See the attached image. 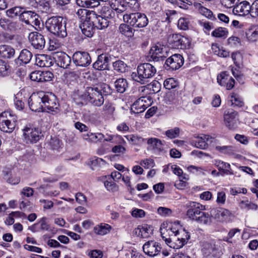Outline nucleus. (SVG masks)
<instances>
[{
    "label": "nucleus",
    "instance_id": "nucleus-49",
    "mask_svg": "<svg viewBox=\"0 0 258 258\" xmlns=\"http://www.w3.org/2000/svg\"><path fill=\"white\" fill-rule=\"evenodd\" d=\"M95 87L98 88L99 93L102 94V97L104 95H107L111 93V91L110 87L106 84H100Z\"/></svg>",
    "mask_w": 258,
    "mask_h": 258
},
{
    "label": "nucleus",
    "instance_id": "nucleus-13",
    "mask_svg": "<svg viewBox=\"0 0 258 258\" xmlns=\"http://www.w3.org/2000/svg\"><path fill=\"white\" fill-rule=\"evenodd\" d=\"M147 146V150L152 153L159 155L164 153V145L163 142L156 138H150L146 139Z\"/></svg>",
    "mask_w": 258,
    "mask_h": 258
},
{
    "label": "nucleus",
    "instance_id": "nucleus-50",
    "mask_svg": "<svg viewBox=\"0 0 258 258\" xmlns=\"http://www.w3.org/2000/svg\"><path fill=\"white\" fill-rule=\"evenodd\" d=\"M180 133V129L179 127H176L172 129L168 130L165 132V134L170 139H173L179 136Z\"/></svg>",
    "mask_w": 258,
    "mask_h": 258
},
{
    "label": "nucleus",
    "instance_id": "nucleus-60",
    "mask_svg": "<svg viewBox=\"0 0 258 258\" xmlns=\"http://www.w3.org/2000/svg\"><path fill=\"white\" fill-rule=\"evenodd\" d=\"M158 213L163 217L170 216L172 214V210L168 208L160 207L157 209Z\"/></svg>",
    "mask_w": 258,
    "mask_h": 258
},
{
    "label": "nucleus",
    "instance_id": "nucleus-16",
    "mask_svg": "<svg viewBox=\"0 0 258 258\" xmlns=\"http://www.w3.org/2000/svg\"><path fill=\"white\" fill-rule=\"evenodd\" d=\"M143 249L144 252L150 256H154L158 255L161 250V245L158 242L151 240L146 242Z\"/></svg>",
    "mask_w": 258,
    "mask_h": 258
},
{
    "label": "nucleus",
    "instance_id": "nucleus-21",
    "mask_svg": "<svg viewBox=\"0 0 258 258\" xmlns=\"http://www.w3.org/2000/svg\"><path fill=\"white\" fill-rule=\"evenodd\" d=\"M53 57L57 66L63 69L68 68L71 62V57L61 51L54 53Z\"/></svg>",
    "mask_w": 258,
    "mask_h": 258
},
{
    "label": "nucleus",
    "instance_id": "nucleus-8",
    "mask_svg": "<svg viewBox=\"0 0 258 258\" xmlns=\"http://www.w3.org/2000/svg\"><path fill=\"white\" fill-rule=\"evenodd\" d=\"M23 131L24 141L27 144L36 143L43 137L38 128L32 127L30 125L26 126Z\"/></svg>",
    "mask_w": 258,
    "mask_h": 258
},
{
    "label": "nucleus",
    "instance_id": "nucleus-61",
    "mask_svg": "<svg viewBox=\"0 0 258 258\" xmlns=\"http://www.w3.org/2000/svg\"><path fill=\"white\" fill-rule=\"evenodd\" d=\"M112 7H118V9H120L123 11H126L127 9V5L123 0H115L114 3L111 4Z\"/></svg>",
    "mask_w": 258,
    "mask_h": 258
},
{
    "label": "nucleus",
    "instance_id": "nucleus-58",
    "mask_svg": "<svg viewBox=\"0 0 258 258\" xmlns=\"http://www.w3.org/2000/svg\"><path fill=\"white\" fill-rule=\"evenodd\" d=\"M188 24L189 22L186 19L181 18L178 21L177 26L180 29L186 30L188 28Z\"/></svg>",
    "mask_w": 258,
    "mask_h": 258
},
{
    "label": "nucleus",
    "instance_id": "nucleus-17",
    "mask_svg": "<svg viewBox=\"0 0 258 258\" xmlns=\"http://www.w3.org/2000/svg\"><path fill=\"white\" fill-rule=\"evenodd\" d=\"M29 40L34 48L42 49L45 46V41L42 35L37 32H31L29 34Z\"/></svg>",
    "mask_w": 258,
    "mask_h": 258
},
{
    "label": "nucleus",
    "instance_id": "nucleus-53",
    "mask_svg": "<svg viewBox=\"0 0 258 258\" xmlns=\"http://www.w3.org/2000/svg\"><path fill=\"white\" fill-rule=\"evenodd\" d=\"M128 141H132L133 144H139L146 141V139H144L142 137H139L138 136L130 135L126 137Z\"/></svg>",
    "mask_w": 258,
    "mask_h": 258
},
{
    "label": "nucleus",
    "instance_id": "nucleus-55",
    "mask_svg": "<svg viewBox=\"0 0 258 258\" xmlns=\"http://www.w3.org/2000/svg\"><path fill=\"white\" fill-rule=\"evenodd\" d=\"M176 14L174 10H167L165 13L163 14L162 21L170 23L171 20L173 19V16Z\"/></svg>",
    "mask_w": 258,
    "mask_h": 258
},
{
    "label": "nucleus",
    "instance_id": "nucleus-40",
    "mask_svg": "<svg viewBox=\"0 0 258 258\" xmlns=\"http://www.w3.org/2000/svg\"><path fill=\"white\" fill-rule=\"evenodd\" d=\"M118 30L121 34L127 37H132L134 36L133 29L126 24H120Z\"/></svg>",
    "mask_w": 258,
    "mask_h": 258
},
{
    "label": "nucleus",
    "instance_id": "nucleus-48",
    "mask_svg": "<svg viewBox=\"0 0 258 258\" xmlns=\"http://www.w3.org/2000/svg\"><path fill=\"white\" fill-rule=\"evenodd\" d=\"M178 86V83L172 78H168L164 82V87L168 90L176 88Z\"/></svg>",
    "mask_w": 258,
    "mask_h": 258
},
{
    "label": "nucleus",
    "instance_id": "nucleus-62",
    "mask_svg": "<svg viewBox=\"0 0 258 258\" xmlns=\"http://www.w3.org/2000/svg\"><path fill=\"white\" fill-rule=\"evenodd\" d=\"M104 138V136L103 134L97 133H92L91 135V139L90 142L92 143H96L98 141H101Z\"/></svg>",
    "mask_w": 258,
    "mask_h": 258
},
{
    "label": "nucleus",
    "instance_id": "nucleus-1",
    "mask_svg": "<svg viewBox=\"0 0 258 258\" xmlns=\"http://www.w3.org/2000/svg\"><path fill=\"white\" fill-rule=\"evenodd\" d=\"M205 206L197 202H190L186 211L187 216L201 224L210 225L212 223V216L204 212Z\"/></svg>",
    "mask_w": 258,
    "mask_h": 258
},
{
    "label": "nucleus",
    "instance_id": "nucleus-56",
    "mask_svg": "<svg viewBox=\"0 0 258 258\" xmlns=\"http://www.w3.org/2000/svg\"><path fill=\"white\" fill-rule=\"evenodd\" d=\"M231 58L234 63L236 66L240 68L241 64L242 55L238 52H235L232 53Z\"/></svg>",
    "mask_w": 258,
    "mask_h": 258
},
{
    "label": "nucleus",
    "instance_id": "nucleus-42",
    "mask_svg": "<svg viewBox=\"0 0 258 258\" xmlns=\"http://www.w3.org/2000/svg\"><path fill=\"white\" fill-rule=\"evenodd\" d=\"M113 67L117 72L124 73L127 70V65L123 61L118 60L113 62Z\"/></svg>",
    "mask_w": 258,
    "mask_h": 258
},
{
    "label": "nucleus",
    "instance_id": "nucleus-10",
    "mask_svg": "<svg viewBox=\"0 0 258 258\" xmlns=\"http://www.w3.org/2000/svg\"><path fill=\"white\" fill-rule=\"evenodd\" d=\"M168 49L166 46L158 43L150 49L151 58L154 61H163L168 55Z\"/></svg>",
    "mask_w": 258,
    "mask_h": 258
},
{
    "label": "nucleus",
    "instance_id": "nucleus-3",
    "mask_svg": "<svg viewBox=\"0 0 258 258\" xmlns=\"http://www.w3.org/2000/svg\"><path fill=\"white\" fill-rule=\"evenodd\" d=\"M156 72V69L153 65L149 63H144L138 67L137 73H133L132 77L134 80L141 84H145L148 82V79L155 76Z\"/></svg>",
    "mask_w": 258,
    "mask_h": 258
},
{
    "label": "nucleus",
    "instance_id": "nucleus-11",
    "mask_svg": "<svg viewBox=\"0 0 258 258\" xmlns=\"http://www.w3.org/2000/svg\"><path fill=\"white\" fill-rule=\"evenodd\" d=\"M87 95L88 96V101L94 106H100L104 101L102 94L95 86L87 87Z\"/></svg>",
    "mask_w": 258,
    "mask_h": 258
},
{
    "label": "nucleus",
    "instance_id": "nucleus-33",
    "mask_svg": "<svg viewBox=\"0 0 258 258\" xmlns=\"http://www.w3.org/2000/svg\"><path fill=\"white\" fill-rule=\"evenodd\" d=\"M111 228V227L107 224H101L94 227V232L98 235H104L108 233Z\"/></svg>",
    "mask_w": 258,
    "mask_h": 258
},
{
    "label": "nucleus",
    "instance_id": "nucleus-64",
    "mask_svg": "<svg viewBox=\"0 0 258 258\" xmlns=\"http://www.w3.org/2000/svg\"><path fill=\"white\" fill-rule=\"evenodd\" d=\"M104 184L108 190L114 191L117 190L116 184L112 181H109L108 180L105 181Z\"/></svg>",
    "mask_w": 258,
    "mask_h": 258
},
{
    "label": "nucleus",
    "instance_id": "nucleus-35",
    "mask_svg": "<svg viewBox=\"0 0 258 258\" xmlns=\"http://www.w3.org/2000/svg\"><path fill=\"white\" fill-rule=\"evenodd\" d=\"M32 57V53L29 50L24 49L21 51L18 59L22 63L27 64L30 62Z\"/></svg>",
    "mask_w": 258,
    "mask_h": 258
},
{
    "label": "nucleus",
    "instance_id": "nucleus-51",
    "mask_svg": "<svg viewBox=\"0 0 258 258\" xmlns=\"http://www.w3.org/2000/svg\"><path fill=\"white\" fill-rule=\"evenodd\" d=\"M240 206L242 209H246L247 210H256L257 205L252 203L248 201H241L240 202Z\"/></svg>",
    "mask_w": 258,
    "mask_h": 258
},
{
    "label": "nucleus",
    "instance_id": "nucleus-2",
    "mask_svg": "<svg viewBox=\"0 0 258 258\" xmlns=\"http://www.w3.org/2000/svg\"><path fill=\"white\" fill-rule=\"evenodd\" d=\"M66 25V21L60 16L51 17L45 22L47 30L60 38H64L67 36Z\"/></svg>",
    "mask_w": 258,
    "mask_h": 258
},
{
    "label": "nucleus",
    "instance_id": "nucleus-47",
    "mask_svg": "<svg viewBox=\"0 0 258 258\" xmlns=\"http://www.w3.org/2000/svg\"><path fill=\"white\" fill-rule=\"evenodd\" d=\"M228 78L232 77L226 72H222L217 76V82L221 86H225L227 81L230 80Z\"/></svg>",
    "mask_w": 258,
    "mask_h": 258
},
{
    "label": "nucleus",
    "instance_id": "nucleus-9",
    "mask_svg": "<svg viewBox=\"0 0 258 258\" xmlns=\"http://www.w3.org/2000/svg\"><path fill=\"white\" fill-rule=\"evenodd\" d=\"M44 93L39 92L32 94L29 98L28 104L30 109L33 111H40L44 107L43 98Z\"/></svg>",
    "mask_w": 258,
    "mask_h": 258
},
{
    "label": "nucleus",
    "instance_id": "nucleus-31",
    "mask_svg": "<svg viewBox=\"0 0 258 258\" xmlns=\"http://www.w3.org/2000/svg\"><path fill=\"white\" fill-rule=\"evenodd\" d=\"M215 165L218 168L219 170L222 171L224 174H233V172L230 169L229 164L220 160H216Z\"/></svg>",
    "mask_w": 258,
    "mask_h": 258
},
{
    "label": "nucleus",
    "instance_id": "nucleus-20",
    "mask_svg": "<svg viewBox=\"0 0 258 258\" xmlns=\"http://www.w3.org/2000/svg\"><path fill=\"white\" fill-rule=\"evenodd\" d=\"M238 113L232 109L225 111L224 113V121L226 126L230 129L233 128L236 124Z\"/></svg>",
    "mask_w": 258,
    "mask_h": 258
},
{
    "label": "nucleus",
    "instance_id": "nucleus-38",
    "mask_svg": "<svg viewBox=\"0 0 258 258\" xmlns=\"http://www.w3.org/2000/svg\"><path fill=\"white\" fill-rule=\"evenodd\" d=\"M116 91L119 93H123L127 87V82L126 79L119 78L114 83Z\"/></svg>",
    "mask_w": 258,
    "mask_h": 258
},
{
    "label": "nucleus",
    "instance_id": "nucleus-45",
    "mask_svg": "<svg viewBox=\"0 0 258 258\" xmlns=\"http://www.w3.org/2000/svg\"><path fill=\"white\" fill-rule=\"evenodd\" d=\"M230 97L232 105L238 107H241L243 105L244 103L243 100L238 94L233 93L231 94Z\"/></svg>",
    "mask_w": 258,
    "mask_h": 258
},
{
    "label": "nucleus",
    "instance_id": "nucleus-37",
    "mask_svg": "<svg viewBox=\"0 0 258 258\" xmlns=\"http://www.w3.org/2000/svg\"><path fill=\"white\" fill-rule=\"evenodd\" d=\"M78 6L81 7L94 8L99 5L97 0H76Z\"/></svg>",
    "mask_w": 258,
    "mask_h": 258
},
{
    "label": "nucleus",
    "instance_id": "nucleus-28",
    "mask_svg": "<svg viewBox=\"0 0 258 258\" xmlns=\"http://www.w3.org/2000/svg\"><path fill=\"white\" fill-rule=\"evenodd\" d=\"M151 231V228L148 225L139 226L135 229L134 233L138 237L147 238L150 236Z\"/></svg>",
    "mask_w": 258,
    "mask_h": 258
},
{
    "label": "nucleus",
    "instance_id": "nucleus-18",
    "mask_svg": "<svg viewBox=\"0 0 258 258\" xmlns=\"http://www.w3.org/2000/svg\"><path fill=\"white\" fill-rule=\"evenodd\" d=\"M53 77V74L50 71H36L30 75V78L32 81L38 82L50 81Z\"/></svg>",
    "mask_w": 258,
    "mask_h": 258
},
{
    "label": "nucleus",
    "instance_id": "nucleus-27",
    "mask_svg": "<svg viewBox=\"0 0 258 258\" xmlns=\"http://www.w3.org/2000/svg\"><path fill=\"white\" fill-rule=\"evenodd\" d=\"M35 63L40 67H49L52 65V60L48 55L38 54L36 56Z\"/></svg>",
    "mask_w": 258,
    "mask_h": 258
},
{
    "label": "nucleus",
    "instance_id": "nucleus-57",
    "mask_svg": "<svg viewBox=\"0 0 258 258\" xmlns=\"http://www.w3.org/2000/svg\"><path fill=\"white\" fill-rule=\"evenodd\" d=\"M38 223V225L40 226V229L41 230L47 231H50V227L46 222V218L45 217L42 218Z\"/></svg>",
    "mask_w": 258,
    "mask_h": 258
},
{
    "label": "nucleus",
    "instance_id": "nucleus-39",
    "mask_svg": "<svg viewBox=\"0 0 258 258\" xmlns=\"http://www.w3.org/2000/svg\"><path fill=\"white\" fill-rule=\"evenodd\" d=\"M105 58L104 57V54L98 56L97 60L93 63V68L98 70H104L107 69L106 62H104Z\"/></svg>",
    "mask_w": 258,
    "mask_h": 258
},
{
    "label": "nucleus",
    "instance_id": "nucleus-14",
    "mask_svg": "<svg viewBox=\"0 0 258 258\" xmlns=\"http://www.w3.org/2000/svg\"><path fill=\"white\" fill-rule=\"evenodd\" d=\"M0 26L3 29L12 33L17 32L23 28V25L20 22L7 18L0 19Z\"/></svg>",
    "mask_w": 258,
    "mask_h": 258
},
{
    "label": "nucleus",
    "instance_id": "nucleus-25",
    "mask_svg": "<svg viewBox=\"0 0 258 258\" xmlns=\"http://www.w3.org/2000/svg\"><path fill=\"white\" fill-rule=\"evenodd\" d=\"M250 7L249 3L247 1H242L236 4L233 9L234 15L239 16H245L250 14Z\"/></svg>",
    "mask_w": 258,
    "mask_h": 258
},
{
    "label": "nucleus",
    "instance_id": "nucleus-32",
    "mask_svg": "<svg viewBox=\"0 0 258 258\" xmlns=\"http://www.w3.org/2000/svg\"><path fill=\"white\" fill-rule=\"evenodd\" d=\"M100 15L109 20L113 18L115 16L114 11L113 10L112 6L110 4V6H104L102 7L100 11Z\"/></svg>",
    "mask_w": 258,
    "mask_h": 258
},
{
    "label": "nucleus",
    "instance_id": "nucleus-12",
    "mask_svg": "<svg viewBox=\"0 0 258 258\" xmlns=\"http://www.w3.org/2000/svg\"><path fill=\"white\" fill-rule=\"evenodd\" d=\"M73 61L76 66L86 67L91 62V58L88 52L86 51H77L72 57Z\"/></svg>",
    "mask_w": 258,
    "mask_h": 258
},
{
    "label": "nucleus",
    "instance_id": "nucleus-4",
    "mask_svg": "<svg viewBox=\"0 0 258 258\" xmlns=\"http://www.w3.org/2000/svg\"><path fill=\"white\" fill-rule=\"evenodd\" d=\"M90 11L85 9H80L76 14L82 22L80 28L82 33L88 37L93 36L95 30V24L93 20L90 19Z\"/></svg>",
    "mask_w": 258,
    "mask_h": 258
},
{
    "label": "nucleus",
    "instance_id": "nucleus-23",
    "mask_svg": "<svg viewBox=\"0 0 258 258\" xmlns=\"http://www.w3.org/2000/svg\"><path fill=\"white\" fill-rule=\"evenodd\" d=\"M101 15H97L95 12L90 11V19L93 20L95 26L98 29H103L107 28L109 23V20Z\"/></svg>",
    "mask_w": 258,
    "mask_h": 258
},
{
    "label": "nucleus",
    "instance_id": "nucleus-46",
    "mask_svg": "<svg viewBox=\"0 0 258 258\" xmlns=\"http://www.w3.org/2000/svg\"><path fill=\"white\" fill-rule=\"evenodd\" d=\"M51 149L53 150H58L62 145L61 142L56 137H51L48 143Z\"/></svg>",
    "mask_w": 258,
    "mask_h": 258
},
{
    "label": "nucleus",
    "instance_id": "nucleus-63",
    "mask_svg": "<svg viewBox=\"0 0 258 258\" xmlns=\"http://www.w3.org/2000/svg\"><path fill=\"white\" fill-rule=\"evenodd\" d=\"M140 164L145 168H149L150 167H153L155 165L154 160L151 159H145L142 160Z\"/></svg>",
    "mask_w": 258,
    "mask_h": 258
},
{
    "label": "nucleus",
    "instance_id": "nucleus-43",
    "mask_svg": "<svg viewBox=\"0 0 258 258\" xmlns=\"http://www.w3.org/2000/svg\"><path fill=\"white\" fill-rule=\"evenodd\" d=\"M228 34V30L224 28L219 27L213 31L212 35L217 38H225Z\"/></svg>",
    "mask_w": 258,
    "mask_h": 258
},
{
    "label": "nucleus",
    "instance_id": "nucleus-19",
    "mask_svg": "<svg viewBox=\"0 0 258 258\" xmlns=\"http://www.w3.org/2000/svg\"><path fill=\"white\" fill-rule=\"evenodd\" d=\"M44 107L49 111L57 113L59 110V104L55 96L50 94L48 95L44 93L43 98Z\"/></svg>",
    "mask_w": 258,
    "mask_h": 258
},
{
    "label": "nucleus",
    "instance_id": "nucleus-30",
    "mask_svg": "<svg viewBox=\"0 0 258 258\" xmlns=\"http://www.w3.org/2000/svg\"><path fill=\"white\" fill-rule=\"evenodd\" d=\"M15 53V49L10 45H0V55L4 58H10Z\"/></svg>",
    "mask_w": 258,
    "mask_h": 258
},
{
    "label": "nucleus",
    "instance_id": "nucleus-41",
    "mask_svg": "<svg viewBox=\"0 0 258 258\" xmlns=\"http://www.w3.org/2000/svg\"><path fill=\"white\" fill-rule=\"evenodd\" d=\"M23 9L22 8L20 7H15L8 10L6 14L8 17L11 18L19 16V18L20 19V15H22Z\"/></svg>",
    "mask_w": 258,
    "mask_h": 258
},
{
    "label": "nucleus",
    "instance_id": "nucleus-7",
    "mask_svg": "<svg viewBox=\"0 0 258 258\" xmlns=\"http://www.w3.org/2000/svg\"><path fill=\"white\" fill-rule=\"evenodd\" d=\"M190 235L185 230H180L172 239H166V243L171 248L179 249L184 245L189 239Z\"/></svg>",
    "mask_w": 258,
    "mask_h": 258
},
{
    "label": "nucleus",
    "instance_id": "nucleus-36",
    "mask_svg": "<svg viewBox=\"0 0 258 258\" xmlns=\"http://www.w3.org/2000/svg\"><path fill=\"white\" fill-rule=\"evenodd\" d=\"M161 235L166 242V239H172L173 237L175 236L174 233L168 228V226L165 227L164 224L160 227V229Z\"/></svg>",
    "mask_w": 258,
    "mask_h": 258
},
{
    "label": "nucleus",
    "instance_id": "nucleus-29",
    "mask_svg": "<svg viewBox=\"0 0 258 258\" xmlns=\"http://www.w3.org/2000/svg\"><path fill=\"white\" fill-rule=\"evenodd\" d=\"M37 17V14L31 11H24L20 15V20L29 25L33 23Z\"/></svg>",
    "mask_w": 258,
    "mask_h": 258
},
{
    "label": "nucleus",
    "instance_id": "nucleus-52",
    "mask_svg": "<svg viewBox=\"0 0 258 258\" xmlns=\"http://www.w3.org/2000/svg\"><path fill=\"white\" fill-rule=\"evenodd\" d=\"M172 41L175 43L176 46L180 45L182 46L183 45L182 44L184 42V40H186V38L182 36L181 35L178 34H174L172 35Z\"/></svg>",
    "mask_w": 258,
    "mask_h": 258
},
{
    "label": "nucleus",
    "instance_id": "nucleus-26",
    "mask_svg": "<svg viewBox=\"0 0 258 258\" xmlns=\"http://www.w3.org/2000/svg\"><path fill=\"white\" fill-rule=\"evenodd\" d=\"M202 251L204 255L208 258L217 257L219 255L217 247L215 244L211 243H205Z\"/></svg>",
    "mask_w": 258,
    "mask_h": 258
},
{
    "label": "nucleus",
    "instance_id": "nucleus-6",
    "mask_svg": "<svg viewBox=\"0 0 258 258\" xmlns=\"http://www.w3.org/2000/svg\"><path fill=\"white\" fill-rule=\"evenodd\" d=\"M15 116L8 112H4L0 115V130L6 133H12L16 125Z\"/></svg>",
    "mask_w": 258,
    "mask_h": 258
},
{
    "label": "nucleus",
    "instance_id": "nucleus-15",
    "mask_svg": "<svg viewBox=\"0 0 258 258\" xmlns=\"http://www.w3.org/2000/svg\"><path fill=\"white\" fill-rule=\"evenodd\" d=\"M184 59L179 54H175L166 60L165 67L167 70H176L180 68L183 64Z\"/></svg>",
    "mask_w": 258,
    "mask_h": 258
},
{
    "label": "nucleus",
    "instance_id": "nucleus-24",
    "mask_svg": "<svg viewBox=\"0 0 258 258\" xmlns=\"http://www.w3.org/2000/svg\"><path fill=\"white\" fill-rule=\"evenodd\" d=\"M212 137L206 135L194 137L191 141V144L196 148L205 149L208 147L209 143L212 142Z\"/></svg>",
    "mask_w": 258,
    "mask_h": 258
},
{
    "label": "nucleus",
    "instance_id": "nucleus-44",
    "mask_svg": "<svg viewBox=\"0 0 258 258\" xmlns=\"http://www.w3.org/2000/svg\"><path fill=\"white\" fill-rule=\"evenodd\" d=\"M10 73V67L8 62L0 59V76L4 77Z\"/></svg>",
    "mask_w": 258,
    "mask_h": 258
},
{
    "label": "nucleus",
    "instance_id": "nucleus-22",
    "mask_svg": "<svg viewBox=\"0 0 258 258\" xmlns=\"http://www.w3.org/2000/svg\"><path fill=\"white\" fill-rule=\"evenodd\" d=\"M147 101L150 102V100L146 97L137 100L131 106L132 112L137 114L144 112L150 105V103H147Z\"/></svg>",
    "mask_w": 258,
    "mask_h": 258
},
{
    "label": "nucleus",
    "instance_id": "nucleus-59",
    "mask_svg": "<svg viewBox=\"0 0 258 258\" xmlns=\"http://www.w3.org/2000/svg\"><path fill=\"white\" fill-rule=\"evenodd\" d=\"M222 5L226 8H234L239 0H220Z\"/></svg>",
    "mask_w": 258,
    "mask_h": 258
},
{
    "label": "nucleus",
    "instance_id": "nucleus-5",
    "mask_svg": "<svg viewBox=\"0 0 258 258\" xmlns=\"http://www.w3.org/2000/svg\"><path fill=\"white\" fill-rule=\"evenodd\" d=\"M123 20L131 26L137 28H143L148 24V19L143 13L137 12L123 15Z\"/></svg>",
    "mask_w": 258,
    "mask_h": 258
},
{
    "label": "nucleus",
    "instance_id": "nucleus-54",
    "mask_svg": "<svg viewBox=\"0 0 258 258\" xmlns=\"http://www.w3.org/2000/svg\"><path fill=\"white\" fill-rule=\"evenodd\" d=\"M250 15L252 18L258 17V0L254 1L251 5H250Z\"/></svg>",
    "mask_w": 258,
    "mask_h": 258
},
{
    "label": "nucleus",
    "instance_id": "nucleus-34",
    "mask_svg": "<svg viewBox=\"0 0 258 258\" xmlns=\"http://www.w3.org/2000/svg\"><path fill=\"white\" fill-rule=\"evenodd\" d=\"M74 99L76 104L83 105L88 101V96L87 95V88L83 93H78L74 95Z\"/></svg>",
    "mask_w": 258,
    "mask_h": 258
}]
</instances>
